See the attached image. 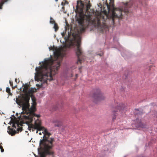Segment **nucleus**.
<instances>
[{"label":"nucleus","instance_id":"1","mask_svg":"<svg viewBox=\"0 0 157 157\" xmlns=\"http://www.w3.org/2000/svg\"><path fill=\"white\" fill-rule=\"evenodd\" d=\"M70 25H68L66 28V31L67 29L69 30ZM67 38L72 36V39L70 41L69 45L65 44L63 47H61L57 49L54 53L55 57L56 60H53L52 59L45 60L42 62V64L39 67H36L35 70V80L40 81V85H38L39 87H42L44 83L47 84L48 80L50 81L53 80L52 77L58 73V70L60 67L61 61H58V59L62 55V52H65L67 48L76 47V54L78 57V60L77 63H81L82 60L80 57L82 55L83 52L80 48L81 38L79 34L76 33L72 29L70 28V32H68Z\"/></svg>","mask_w":157,"mask_h":157},{"label":"nucleus","instance_id":"2","mask_svg":"<svg viewBox=\"0 0 157 157\" xmlns=\"http://www.w3.org/2000/svg\"><path fill=\"white\" fill-rule=\"evenodd\" d=\"M30 128L34 129H37L36 133L38 132V130L40 131L44 130L42 132L44 134L43 138L40 140V145L44 150V151L40 153V157H45L47 155H49L51 157H54V152L52 149L54 146L53 143L55 140L54 138L50 137L52 134L49 132L47 129L41 126V122L39 119L35 121L34 124H31Z\"/></svg>","mask_w":157,"mask_h":157},{"label":"nucleus","instance_id":"3","mask_svg":"<svg viewBox=\"0 0 157 157\" xmlns=\"http://www.w3.org/2000/svg\"><path fill=\"white\" fill-rule=\"evenodd\" d=\"M30 97L27 94L22 95L19 98H16V101L19 105H22L23 112L22 113L26 115L23 116L24 118L28 121L29 123H32L35 117L37 118L40 117V115H37L34 113L36 111V103L35 100H33V104L31 107L30 106L29 100Z\"/></svg>","mask_w":157,"mask_h":157},{"label":"nucleus","instance_id":"4","mask_svg":"<svg viewBox=\"0 0 157 157\" xmlns=\"http://www.w3.org/2000/svg\"><path fill=\"white\" fill-rule=\"evenodd\" d=\"M106 6L108 12L112 10L110 18L113 23L114 19L116 18H122L124 13L127 14L129 12V8L130 6L128 3L124 4L122 9L115 8L114 7V1L113 0H109V3H106Z\"/></svg>","mask_w":157,"mask_h":157},{"label":"nucleus","instance_id":"5","mask_svg":"<svg viewBox=\"0 0 157 157\" xmlns=\"http://www.w3.org/2000/svg\"><path fill=\"white\" fill-rule=\"evenodd\" d=\"M90 2V1L87 2L86 0L85 1V0H78L75 12L82 13L84 10H85L86 13H87L88 16L90 17V13L89 10L91 5Z\"/></svg>","mask_w":157,"mask_h":157},{"label":"nucleus","instance_id":"6","mask_svg":"<svg viewBox=\"0 0 157 157\" xmlns=\"http://www.w3.org/2000/svg\"><path fill=\"white\" fill-rule=\"evenodd\" d=\"M125 107V105L124 104L120 103L117 104V106L113 108V121L116 119V117L118 115H122L124 112Z\"/></svg>","mask_w":157,"mask_h":157},{"label":"nucleus","instance_id":"7","mask_svg":"<svg viewBox=\"0 0 157 157\" xmlns=\"http://www.w3.org/2000/svg\"><path fill=\"white\" fill-rule=\"evenodd\" d=\"M93 98L94 102L96 103L99 101L104 100L105 98V97L99 89L95 91L93 94Z\"/></svg>","mask_w":157,"mask_h":157},{"label":"nucleus","instance_id":"8","mask_svg":"<svg viewBox=\"0 0 157 157\" xmlns=\"http://www.w3.org/2000/svg\"><path fill=\"white\" fill-rule=\"evenodd\" d=\"M78 22L81 26V29L82 31H84L88 27L89 21H86L85 22L83 18H81L78 20Z\"/></svg>","mask_w":157,"mask_h":157},{"label":"nucleus","instance_id":"9","mask_svg":"<svg viewBox=\"0 0 157 157\" xmlns=\"http://www.w3.org/2000/svg\"><path fill=\"white\" fill-rule=\"evenodd\" d=\"M23 86H24L23 88V91L25 92H27L29 88V84H23Z\"/></svg>","mask_w":157,"mask_h":157},{"label":"nucleus","instance_id":"10","mask_svg":"<svg viewBox=\"0 0 157 157\" xmlns=\"http://www.w3.org/2000/svg\"><path fill=\"white\" fill-rule=\"evenodd\" d=\"M12 127H14L15 128H16V125H17L18 126V124L17 123V122L15 121H12Z\"/></svg>","mask_w":157,"mask_h":157},{"label":"nucleus","instance_id":"11","mask_svg":"<svg viewBox=\"0 0 157 157\" xmlns=\"http://www.w3.org/2000/svg\"><path fill=\"white\" fill-rule=\"evenodd\" d=\"M54 123H55V126H57L58 127H59L61 125L60 122L57 120L55 121H54Z\"/></svg>","mask_w":157,"mask_h":157},{"label":"nucleus","instance_id":"12","mask_svg":"<svg viewBox=\"0 0 157 157\" xmlns=\"http://www.w3.org/2000/svg\"><path fill=\"white\" fill-rule=\"evenodd\" d=\"M9 132H10V134H11L12 136L15 135L16 132L15 130H13V129L11 128Z\"/></svg>","mask_w":157,"mask_h":157},{"label":"nucleus","instance_id":"13","mask_svg":"<svg viewBox=\"0 0 157 157\" xmlns=\"http://www.w3.org/2000/svg\"><path fill=\"white\" fill-rule=\"evenodd\" d=\"M8 0H2L1 2H0V9H2V6H3L5 2H7Z\"/></svg>","mask_w":157,"mask_h":157},{"label":"nucleus","instance_id":"14","mask_svg":"<svg viewBox=\"0 0 157 157\" xmlns=\"http://www.w3.org/2000/svg\"><path fill=\"white\" fill-rule=\"evenodd\" d=\"M53 28L54 29L56 32L58 30L59 27L58 26V24L57 23H55L54 24Z\"/></svg>","mask_w":157,"mask_h":157},{"label":"nucleus","instance_id":"15","mask_svg":"<svg viewBox=\"0 0 157 157\" xmlns=\"http://www.w3.org/2000/svg\"><path fill=\"white\" fill-rule=\"evenodd\" d=\"M64 2H62L61 3V5L63 6H65L66 5H67L68 4V2L66 0H63Z\"/></svg>","mask_w":157,"mask_h":157},{"label":"nucleus","instance_id":"16","mask_svg":"<svg viewBox=\"0 0 157 157\" xmlns=\"http://www.w3.org/2000/svg\"><path fill=\"white\" fill-rule=\"evenodd\" d=\"M50 23L51 24H55V23H56L55 22V21L53 20V19L51 17H50Z\"/></svg>","mask_w":157,"mask_h":157},{"label":"nucleus","instance_id":"17","mask_svg":"<svg viewBox=\"0 0 157 157\" xmlns=\"http://www.w3.org/2000/svg\"><path fill=\"white\" fill-rule=\"evenodd\" d=\"M139 126L142 128H146V125H144L142 123L140 122Z\"/></svg>","mask_w":157,"mask_h":157},{"label":"nucleus","instance_id":"18","mask_svg":"<svg viewBox=\"0 0 157 157\" xmlns=\"http://www.w3.org/2000/svg\"><path fill=\"white\" fill-rule=\"evenodd\" d=\"M6 92L9 94H10V89L9 87H7L6 88Z\"/></svg>","mask_w":157,"mask_h":157},{"label":"nucleus","instance_id":"19","mask_svg":"<svg viewBox=\"0 0 157 157\" xmlns=\"http://www.w3.org/2000/svg\"><path fill=\"white\" fill-rule=\"evenodd\" d=\"M97 24L98 26H100L102 25L101 23V21L99 19H98Z\"/></svg>","mask_w":157,"mask_h":157},{"label":"nucleus","instance_id":"20","mask_svg":"<svg viewBox=\"0 0 157 157\" xmlns=\"http://www.w3.org/2000/svg\"><path fill=\"white\" fill-rule=\"evenodd\" d=\"M22 130V127L18 128L17 129V130L18 131L21 132Z\"/></svg>","mask_w":157,"mask_h":157},{"label":"nucleus","instance_id":"21","mask_svg":"<svg viewBox=\"0 0 157 157\" xmlns=\"http://www.w3.org/2000/svg\"><path fill=\"white\" fill-rule=\"evenodd\" d=\"M10 86L13 87V82H11L10 81Z\"/></svg>","mask_w":157,"mask_h":157},{"label":"nucleus","instance_id":"22","mask_svg":"<svg viewBox=\"0 0 157 157\" xmlns=\"http://www.w3.org/2000/svg\"><path fill=\"white\" fill-rule=\"evenodd\" d=\"M103 53H101L100 54H99L98 55L100 56H102L103 55Z\"/></svg>","mask_w":157,"mask_h":157},{"label":"nucleus","instance_id":"23","mask_svg":"<svg viewBox=\"0 0 157 157\" xmlns=\"http://www.w3.org/2000/svg\"><path fill=\"white\" fill-rule=\"evenodd\" d=\"M105 21L104 20V21L103 22H102L103 23V25H105Z\"/></svg>","mask_w":157,"mask_h":157},{"label":"nucleus","instance_id":"24","mask_svg":"<svg viewBox=\"0 0 157 157\" xmlns=\"http://www.w3.org/2000/svg\"><path fill=\"white\" fill-rule=\"evenodd\" d=\"M4 151V149L2 148H1V151L2 152H3Z\"/></svg>","mask_w":157,"mask_h":157},{"label":"nucleus","instance_id":"25","mask_svg":"<svg viewBox=\"0 0 157 157\" xmlns=\"http://www.w3.org/2000/svg\"><path fill=\"white\" fill-rule=\"evenodd\" d=\"M64 8H65L63 6V7L62 8V9L63 10H64Z\"/></svg>","mask_w":157,"mask_h":157},{"label":"nucleus","instance_id":"26","mask_svg":"<svg viewBox=\"0 0 157 157\" xmlns=\"http://www.w3.org/2000/svg\"><path fill=\"white\" fill-rule=\"evenodd\" d=\"M17 78H15V81L17 83Z\"/></svg>","mask_w":157,"mask_h":157},{"label":"nucleus","instance_id":"27","mask_svg":"<svg viewBox=\"0 0 157 157\" xmlns=\"http://www.w3.org/2000/svg\"><path fill=\"white\" fill-rule=\"evenodd\" d=\"M78 74H76L75 76H76V78H77L78 77Z\"/></svg>","mask_w":157,"mask_h":157},{"label":"nucleus","instance_id":"28","mask_svg":"<svg viewBox=\"0 0 157 157\" xmlns=\"http://www.w3.org/2000/svg\"><path fill=\"white\" fill-rule=\"evenodd\" d=\"M39 134H40V135H41V132H40V133H39Z\"/></svg>","mask_w":157,"mask_h":157},{"label":"nucleus","instance_id":"29","mask_svg":"<svg viewBox=\"0 0 157 157\" xmlns=\"http://www.w3.org/2000/svg\"><path fill=\"white\" fill-rule=\"evenodd\" d=\"M56 1V2H57L58 1V0H55Z\"/></svg>","mask_w":157,"mask_h":157}]
</instances>
